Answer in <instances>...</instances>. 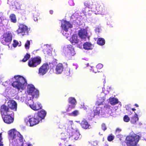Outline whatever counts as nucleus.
I'll use <instances>...</instances> for the list:
<instances>
[{"label": "nucleus", "instance_id": "obj_1", "mask_svg": "<svg viewBox=\"0 0 146 146\" xmlns=\"http://www.w3.org/2000/svg\"><path fill=\"white\" fill-rule=\"evenodd\" d=\"M14 78L15 81L11 84L12 86L18 90L20 89L23 90L25 86H26L27 84L25 78L19 75L15 76Z\"/></svg>", "mask_w": 146, "mask_h": 146}, {"label": "nucleus", "instance_id": "obj_2", "mask_svg": "<svg viewBox=\"0 0 146 146\" xmlns=\"http://www.w3.org/2000/svg\"><path fill=\"white\" fill-rule=\"evenodd\" d=\"M139 138V136L136 134L128 136L126 138L125 142L127 146H137Z\"/></svg>", "mask_w": 146, "mask_h": 146}, {"label": "nucleus", "instance_id": "obj_3", "mask_svg": "<svg viewBox=\"0 0 146 146\" xmlns=\"http://www.w3.org/2000/svg\"><path fill=\"white\" fill-rule=\"evenodd\" d=\"M13 36L11 33L7 32L4 33L0 38L1 42L4 45H7L10 44L12 39Z\"/></svg>", "mask_w": 146, "mask_h": 146}, {"label": "nucleus", "instance_id": "obj_4", "mask_svg": "<svg viewBox=\"0 0 146 146\" xmlns=\"http://www.w3.org/2000/svg\"><path fill=\"white\" fill-rule=\"evenodd\" d=\"M40 121L35 114L33 116H29L28 119L26 118L25 119V122L27 125L30 126H33L38 124Z\"/></svg>", "mask_w": 146, "mask_h": 146}, {"label": "nucleus", "instance_id": "obj_5", "mask_svg": "<svg viewBox=\"0 0 146 146\" xmlns=\"http://www.w3.org/2000/svg\"><path fill=\"white\" fill-rule=\"evenodd\" d=\"M41 62V58L38 56L32 58L28 62V65L30 67L34 68L40 65Z\"/></svg>", "mask_w": 146, "mask_h": 146}, {"label": "nucleus", "instance_id": "obj_6", "mask_svg": "<svg viewBox=\"0 0 146 146\" xmlns=\"http://www.w3.org/2000/svg\"><path fill=\"white\" fill-rule=\"evenodd\" d=\"M9 135L13 138V139H14L16 140H19L20 142H22L23 141V136L19 132L14 129L9 130Z\"/></svg>", "mask_w": 146, "mask_h": 146}, {"label": "nucleus", "instance_id": "obj_7", "mask_svg": "<svg viewBox=\"0 0 146 146\" xmlns=\"http://www.w3.org/2000/svg\"><path fill=\"white\" fill-rule=\"evenodd\" d=\"M29 30L28 27L23 24H20L19 26V28L16 31L18 34H21L23 36L27 35Z\"/></svg>", "mask_w": 146, "mask_h": 146}, {"label": "nucleus", "instance_id": "obj_8", "mask_svg": "<svg viewBox=\"0 0 146 146\" xmlns=\"http://www.w3.org/2000/svg\"><path fill=\"white\" fill-rule=\"evenodd\" d=\"M14 113L11 111L10 113L6 114L2 116L4 122L7 124L12 123L14 120Z\"/></svg>", "mask_w": 146, "mask_h": 146}, {"label": "nucleus", "instance_id": "obj_9", "mask_svg": "<svg viewBox=\"0 0 146 146\" xmlns=\"http://www.w3.org/2000/svg\"><path fill=\"white\" fill-rule=\"evenodd\" d=\"M65 53L66 56L69 58L74 56L75 54L74 48L71 45H68L65 50Z\"/></svg>", "mask_w": 146, "mask_h": 146}, {"label": "nucleus", "instance_id": "obj_10", "mask_svg": "<svg viewBox=\"0 0 146 146\" xmlns=\"http://www.w3.org/2000/svg\"><path fill=\"white\" fill-rule=\"evenodd\" d=\"M27 92L29 95H32L33 97L35 96H37L38 94V91L36 89L34 86L32 84L28 86Z\"/></svg>", "mask_w": 146, "mask_h": 146}, {"label": "nucleus", "instance_id": "obj_11", "mask_svg": "<svg viewBox=\"0 0 146 146\" xmlns=\"http://www.w3.org/2000/svg\"><path fill=\"white\" fill-rule=\"evenodd\" d=\"M95 10L93 11L97 14H104L106 11V9L103 4H97L95 5Z\"/></svg>", "mask_w": 146, "mask_h": 146}, {"label": "nucleus", "instance_id": "obj_12", "mask_svg": "<svg viewBox=\"0 0 146 146\" xmlns=\"http://www.w3.org/2000/svg\"><path fill=\"white\" fill-rule=\"evenodd\" d=\"M68 103L70 104L69 105L68 108L66 110V111H70L72 109H74L77 104V102L74 97H70L68 99Z\"/></svg>", "mask_w": 146, "mask_h": 146}, {"label": "nucleus", "instance_id": "obj_13", "mask_svg": "<svg viewBox=\"0 0 146 146\" xmlns=\"http://www.w3.org/2000/svg\"><path fill=\"white\" fill-rule=\"evenodd\" d=\"M49 66L48 63L43 64L39 69L38 73L41 75H43L48 71L49 69Z\"/></svg>", "mask_w": 146, "mask_h": 146}, {"label": "nucleus", "instance_id": "obj_14", "mask_svg": "<svg viewBox=\"0 0 146 146\" xmlns=\"http://www.w3.org/2000/svg\"><path fill=\"white\" fill-rule=\"evenodd\" d=\"M7 104L9 109L14 111H17V104L15 101L10 100L7 102Z\"/></svg>", "mask_w": 146, "mask_h": 146}, {"label": "nucleus", "instance_id": "obj_15", "mask_svg": "<svg viewBox=\"0 0 146 146\" xmlns=\"http://www.w3.org/2000/svg\"><path fill=\"white\" fill-rule=\"evenodd\" d=\"M0 111L1 116L11 113L7 106L5 104L1 106L0 108Z\"/></svg>", "mask_w": 146, "mask_h": 146}, {"label": "nucleus", "instance_id": "obj_16", "mask_svg": "<svg viewBox=\"0 0 146 146\" xmlns=\"http://www.w3.org/2000/svg\"><path fill=\"white\" fill-rule=\"evenodd\" d=\"M61 27L63 30L67 32L69 29L72 28V26L69 22L65 20L62 22Z\"/></svg>", "mask_w": 146, "mask_h": 146}, {"label": "nucleus", "instance_id": "obj_17", "mask_svg": "<svg viewBox=\"0 0 146 146\" xmlns=\"http://www.w3.org/2000/svg\"><path fill=\"white\" fill-rule=\"evenodd\" d=\"M88 33L86 29H81L80 30L78 33L79 37L81 39H85L88 36Z\"/></svg>", "mask_w": 146, "mask_h": 146}, {"label": "nucleus", "instance_id": "obj_18", "mask_svg": "<svg viewBox=\"0 0 146 146\" xmlns=\"http://www.w3.org/2000/svg\"><path fill=\"white\" fill-rule=\"evenodd\" d=\"M93 2L90 1H86L84 3V5L88 7H86L84 10L83 11V12L85 15H88L90 13H89L90 11L89 10V8L92 5Z\"/></svg>", "mask_w": 146, "mask_h": 146}, {"label": "nucleus", "instance_id": "obj_19", "mask_svg": "<svg viewBox=\"0 0 146 146\" xmlns=\"http://www.w3.org/2000/svg\"><path fill=\"white\" fill-rule=\"evenodd\" d=\"M46 112L43 110L38 112L37 113H35V114L38 117L40 121L42 119H44L46 115Z\"/></svg>", "mask_w": 146, "mask_h": 146}, {"label": "nucleus", "instance_id": "obj_20", "mask_svg": "<svg viewBox=\"0 0 146 146\" xmlns=\"http://www.w3.org/2000/svg\"><path fill=\"white\" fill-rule=\"evenodd\" d=\"M30 108L34 110L37 111L41 109L42 108L41 104L39 103H33L29 105Z\"/></svg>", "mask_w": 146, "mask_h": 146}, {"label": "nucleus", "instance_id": "obj_21", "mask_svg": "<svg viewBox=\"0 0 146 146\" xmlns=\"http://www.w3.org/2000/svg\"><path fill=\"white\" fill-rule=\"evenodd\" d=\"M80 124L82 127L85 129H89L91 126L88 121L84 119L82 120Z\"/></svg>", "mask_w": 146, "mask_h": 146}, {"label": "nucleus", "instance_id": "obj_22", "mask_svg": "<svg viewBox=\"0 0 146 146\" xmlns=\"http://www.w3.org/2000/svg\"><path fill=\"white\" fill-rule=\"evenodd\" d=\"M70 42L73 45L78 43L79 40L78 38V36L76 35H73L69 40Z\"/></svg>", "mask_w": 146, "mask_h": 146}, {"label": "nucleus", "instance_id": "obj_23", "mask_svg": "<svg viewBox=\"0 0 146 146\" xmlns=\"http://www.w3.org/2000/svg\"><path fill=\"white\" fill-rule=\"evenodd\" d=\"M63 66L61 63H59L56 66L55 70L57 74H60L63 71Z\"/></svg>", "mask_w": 146, "mask_h": 146}, {"label": "nucleus", "instance_id": "obj_24", "mask_svg": "<svg viewBox=\"0 0 146 146\" xmlns=\"http://www.w3.org/2000/svg\"><path fill=\"white\" fill-rule=\"evenodd\" d=\"M84 48L86 50H89L92 49V44L88 42H86L84 43L83 45Z\"/></svg>", "mask_w": 146, "mask_h": 146}, {"label": "nucleus", "instance_id": "obj_25", "mask_svg": "<svg viewBox=\"0 0 146 146\" xmlns=\"http://www.w3.org/2000/svg\"><path fill=\"white\" fill-rule=\"evenodd\" d=\"M138 120L139 118L138 115L135 112L134 115L132 116L131 118V122L132 124H135Z\"/></svg>", "mask_w": 146, "mask_h": 146}, {"label": "nucleus", "instance_id": "obj_26", "mask_svg": "<svg viewBox=\"0 0 146 146\" xmlns=\"http://www.w3.org/2000/svg\"><path fill=\"white\" fill-rule=\"evenodd\" d=\"M103 66V65L101 64H98L96 67L93 70V72L95 73L100 72L99 70L102 68Z\"/></svg>", "mask_w": 146, "mask_h": 146}, {"label": "nucleus", "instance_id": "obj_27", "mask_svg": "<svg viewBox=\"0 0 146 146\" xmlns=\"http://www.w3.org/2000/svg\"><path fill=\"white\" fill-rule=\"evenodd\" d=\"M109 100L110 103L112 105H114L118 103V100L117 98H110Z\"/></svg>", "mask_w": 146, "mask_h": 146}, {"label": "nucleus", "instance_id": "obj_28", "mask_svg": "<svg viewBox=\"0 0 146 146\" xmlns=\"http://www.w3.org/2000/svg\"><path fill=\"white\" fill-rule=\"evenodd\" d=\"M97 43L99 45L102 46L105 44V41L104 38H100L98 39Z\"/></svg>", "mask_w": 146, "mask_h": 146}, {"label": "nucleus", "instance_id": "obj_29", "mask_svg": "<svg viewBox=\"0 0 146 146\" xmlns=\"http://www.w3.org/2000/svg\"><path fill=\"white\" fill-rule=\"evenodd\" d=\"M101 110V108L98 106L96 108V109L93 110L94 112V115H99L100 113V111Z\"/></svg>", "mask_w": 146, "mask_h": 146}, {"label": "nucleus", "instance_id": "obj_30", "mask_svg": "<svg viewBox=\"0 0 146 146\" xmlns=\"http://www.w3.org/2000/svg\"><path fill=\"white\" fill-rule=\"evenodd\" d=\"M10 18L11 19V22L15 23L17 21L16 16L14 14H12L10 16Z\"/></svg>", "mask_w": 146, "mask_h": 146}, {"label": "nucleus", "instance_id": "obj_31", "mask_svg": "<svg viewBox=\"0 0 146 146\" xmlns=\"http://www.w3.org/2000/svg\"><path fill=\"white\" fill-rule=\"evenodd\" d=\"M30 55L29 54L27 53L25 55L24 58L22 59V61L25 62L27 61L30 57Z\"/></svg>", "mask_w": 146, "mask_h": 146}, {"label": "nucleus", "instance_id": "obj_32", "mask_svg": "<svg viewBox=\"0 0 146 146\" xmlns=\"http://www.w3.org/2000/svg\"><path fill=\"white\" fill-rule=\"evenodd\" d=\"M80 135L79 132L76 131L74 133L72 136L75 140H77L79 138Z\"/></svg>", "mask_w": 146, "mask_h": 146}, {"label": "nucleus", "instance_id": "obj_33", "mask_svg": "<svg viewBox=\"0 0 146 146\" xmlns=\"http://www.w3.org/2000/svg\"><path fill=\"white\" fill-rule=\"evenodd\" d=\"M78 114L79 111L77 110H75L71 113H69V115L75 117Z\"/></svg>", "mask_w": 146, "mask_h": 146}, {"label": "nucleus", "instance_id": "obj_34", "mask_svg": "<svg viewBox=\"0 0 146 146\" xmlns=\"http://www.w3.org/2000/svg\"><path fill=\"white\" fill-rule=\"evenodd\" d=\"M30 44V41L28 40L25 45V47L26 49H29V46Z\"/></svg>", "mask_w": 146, "mask_h": 146}, {"label": "nucleus", "instance_id": "obj_35", "mask_svg": "<svg viewBox=\"0 0 146 146\" xmlns=\"http://www.w3.org/2000/svg\"><path fill=\"white\" fill-rule=\"evenodd\" d=\"M123 120L125 122H128L130 121V118L127 115H125L124 116Z\"/></svg>", "mask_w": 146, "mask_h": 146}, {"label": "nucleus", "instance_id": "obj_36", "mask_svg": "<svg viewBox=\"0 0 146 146\" xmlns=\"http://www.w3.org/2000/svg\"><path fill=\"white\" fill-rule=\"evenodd\" d=\"M114 138V136L112 135H110L108 137V140L110 141H111L113 140Z\"/></svg>", "mask_w": 146, "mask_h": 146}, {"label": "nucleus", "instance_id": "obj_37", "mask_svg": "<svg viewBox=\"0 0 146 146\" xmlns=\"http://www.w3.org/2000/svg\"><path fill=\"white\" fill-rule=\"evenodd\" d=\"M2 140L3 138L2 137V133H0V146H3Z\"/></svg>", "mask_w": 146, "mask_h": 146}, {"label": "nucleus", "instance_id": "obj_38", "mask_svg": "<svg viewBox=\"0 0 146 146\" xmlns=\"http://www.w3.org/2000/svg\"><path fill=\"white\" fill-rule=\"evenodd\" d=\"M66 124L68 126H72L73 124V122L72 121L70 120L67 122Z\"/></svg>", "mask_w": 146, "mask_h": 146}, {"label": "nucleus", "instance_id": "obj_39", "mask_svg": "<svg viewBox=\"0 0 146 146\" xmlns=\"http://www.w3.org/2000/svg\"><path fill=\"white\" fill-rule=\"evenodd\" d=\"M19 44L18 42L16 40H14V42L13 44V46L14 47H16Z\"/></svg>", "mask_w": 146, "mask_h": 146}, {"label": "nucleus", "instance_id": "obj_40", "mask_svg": "<svg viewBox=\"0 0 146 146\" xmlns=\"http://www.w3.org/2000/svg\"><path fill=\"white\" fill-rule=\"evenodd\" d=\"M15 5L16 9H18L20 8V4H18V2H15Z\"/></svg>", "mask_w": 146, "mask_h": 146}, {"label": "nucleus", "instance_id": "obj_41", "mask_svg": "<svg viewBox=\"0 0 146 146\" xmlns=\"http://www.w3.org/2000/svg\"><path fill=\"white\" fill-rule=\"evenodd\" d=\"M102 130L105 131L107 129V128L104 123H102Z\"/></svg>", "mask_w": 146, "mask_h": 146}, {"label": "nucleus", "instance_id": "obj_42", "mask_svg": "<svg viewBox=\"0 0 146 146\" xmlns=\"http://www.w3.org/2000/svg\"><path fill=\"white\" fill-rule=\"evenodd\" d=\"M100 28L99 27H97L95 29V31L96 32H98V33H99L100 31Z\"/></svg>", "mask_w": 146, "mask_h": 146}, {"label": "nucleus", "instance_id": "obj_43", "mask_svg": "<svg viewBox=\"0 0 146 146\" xmlns=\"http://www.w3.org/2000/svg\"><path fill=\"white\" fill-rule=\"evenodd\" d=\"M110 106L108 105H106L104 106V108L105 109H110Z\"/></svg>", "mask_w": 146, "mask_h": 146}, {"label": "nucleus", "instance_id": "obj_44", "mask_svg": "<svg viewBox=\"0 0 146 146\" xmlns=\"http://www.w3.org/2000/svg\"><path fill=\"white\" fill-rule=\"evenodd\" d=\"M11 0H8L7 3L10 5L13 6V5L11 3Z\"/></svg>", "mask_w": 146, "mask_h": 146}, {"label": "nucleus", "instance_id": "obj_45", "mask_svg": "<svg viewBox=\"0 0 146 146\" xmlns=\"http://www.w3.org/2000/svg\"><path fill=\"white\" fill-rule=\"evenodd\" d=\"M96 104L98 105L99 106V105L102 104V102H101L100 103H99V102H96Z\"/></svg>", "mask_w": 146, "mask_h": 146}, {"label": "nucleus", "instance_id": "obj_46", "mask_svg": "<svg viewBox=\"0 0 146 146\" xmlns=\"http://www.w3.org/2000/svg\"><path fill=\"white\" fill-rule=\"evenodd\" d=\"M49 12L51 14H52L53 13V11L52 10H50Z\"/></svg>", "mask_w": 146, "mask_h": 146}, {"label": "nucleus", "instance_id": "obj_47", "mask_svg": "<svg viewBox=\"0 0 146 146\" xmlns=\"http://www.w3.org/2000/svg\"><path fill=\"white\" fill-rule=\"evenodd\" d=\"M68 138V137H65L64 138H62V139H63V140H65L66 139Z\"/></svg>", "mask_w": 146, "mask_h": 146}, {"label": "nucleus", "instance_id": "obj_48", "mask_svg": "<svg viewBox=\"0 0 146 146\" xmlns=\"http://www.w3.org/2000/svg\"><path fill=\"white\" fill-rule=\"evenodd\" d=\"M121 130L120 129H119V128H117L116 129V131H121Z\"/></svg>", "mask_w": 146, "mask_h": 146}, {"label": "nucleus", "instance_id": "obj_49", "mask_svg": "<svg viewBox=\"0 0 146 146\" xmlns=\"http://www.w3.org/2000/svg\"><path fill=\"white\" fill-rule=\"evenodd\" d=\"M134 106L137 107H139L138 105L137 104H135L134 105Z\"/></svg>", "mask_w": 146, "mask_h": 146}, {"label": "nucleus", "instance_id": "obj_50", "mask_svg": "<svg viewBox=\"0 0 146 146\" xmlns=\"http://www.w3.org/2000/svg\"><path fill=\"white\" fill-rule=\"evenodd\" d=\"M27 146H33L31 144H28Z\"/></svg>", "mask_w": 146, "mask_h": 146}, {"label": "nucleus", "instance_id": "obj_51", "mask_svg": "<svg viewBox=\"0 0 146 146\" xmlns=\"http://www.w3.org/2000/svg\"><path fill=\"white\" fill-rule=\"evenodd\" d=\"M133 111H135L136 110V109L134 108H133L131 109Z\"/></svg>", "mask_w": 146, "mask_h": 146}, {"label": "nucleus", "instance_id": "obj_52", "mask_svg": "<svg viewBox=\"0 0 146 146\" xmlns=\"http://www.w3.org/2000/svg\"><path fill=\"white\" fill-rule=\"evenodd\" d=\"M64 135H65V133H64V134H63L62 135V136L63 137H64Z\"/></svg>", "mask_w": 146, "mask_h": 146}, {"label": "nucleus", "instance_id": "obj_53", "mask_svg": "<svg viewBox=\"0 0 146 146\" xmlns=\"http://www.w3.org/2000/svg\"><path fill=\"white\" fill-rule=\"evenodd\" d=\"M130 113H129V115H131L132 113H131V111H130Z\"/></svg>", "mask_w": 146, "mask_h": 146}, {"label": "nucleus", "instance_id": "obj_54", "mask_svg": "<svg viewBox=\"0 0 146 146\" xmlns=\"http://www.w3.org/2000/svg\"><path fill=\"white\" fill-rule=\"evenodd\" d=\"M68 146H73L72 145H68Z\"/></svg>", "mask_w": 146, "mask_h": 146}, {"label": "nucleus", "instance_id": "obj_55", "mask_svg": "<svg viewBox=\"0 0 146 146\" xmlns=\"http://www.w3.org/2000/svg\"><path fill=\"white\" fill-rule=\"evenodd\" d=\"M63 35H64V33H63Z\"/></svg>", "mask_w": 146, "mask_h": 146}, {"label": "nucleus", "instance_id": "obj_56", "mask_svg": "<svg viewBox=\"0 0 146 146\" xmlns=\"http://www.w3.org/2000/svg\"><path fill=\"white\" fill-rule=\"evenodd\" d=\"M63 35H64V33H63Z\"/></svg>", "mask_w": 146, "mask_h": 146}, {"label": "nucleus", "instance_id": "obj_57", "mask_svg": "<svg viewBox=\"0 0 146 146\" xmlns=\"http://www.w3.org/2000/svg\"><path fill=\"white\" fill-rule=\"evenodd\" d=\"M63 35H64V33H63Z\"/></svg>", "mask_w": 146, "mask_h": 146}, {"label": "nucleus", "instance_id": "obj_58", "mask_svg": "<svg viewBox=\"0 0 146 146\" xmlns=\"http://www.w3.org/2000/svg\"><path fill=\"white\" fill-rule=\"evenodd\" d=\"M85 109H87V108H85Z\"/></svg>", "mask_w": 146, "mask_h": 146}, {"label": "nucleus", "instance_id": "obj_59", "mask_svg": "<svg viewBox=\"0 0 146 146\" xmlns=\"http://www.w3.org/2000/svg\"><path fill=\"white\" fill-rule=\"evenodd\" d=\"M85 109H87V108H85Z\"/></svg>", "mask_w": 146, "mask_h": 146}]
</instances>
